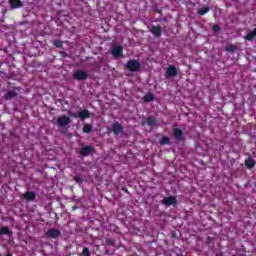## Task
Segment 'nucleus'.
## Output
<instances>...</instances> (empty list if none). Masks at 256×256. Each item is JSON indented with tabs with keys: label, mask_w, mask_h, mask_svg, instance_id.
Masks as SVG:
<instances>
[{
	"label": "nucleus",
	"mask_w": 256,
	"mask_h": 256,
	"mask_svg": "<svg viewBox=\"0 0 256 256\" xmlns=\"http://www.w3.org/2000/svg\"><path fill=\"white\" fill-rule=\"evenodd\" d=\"M106 245H108V247H113V245H115V239L113 238H108L105 241Z\"/></svg>",
	"instance_id": "25"
},
{
	"label": "nucleus",
	"mask_w": 256,
	"mask_h": 256,
	"mask_svg": "<svg viewBox=\"0 0 256 256\" xmlns=\"http://www.w3.org/2000/svg\"><path fill=\"white\" fill-rule=\"evenodd\" d=\"M60 55H61L62 57H69V54H67V52H65V51H61V52H60Z\"/></svg>",
	"instance_id": "30"
},
{
	"label": "nucleus",
	"mask_w": 256,
	"mask_h": 256,
	"mask_svg": "<svg viewBox=\"0 0 256 256\" xmlns=\"http://www.w3.org/2000/svg\"><path fill=\"white\" fill-rule=\"evenodd\" d=\"M173 136L176 141H184V136H183V130L180 128H174L173 129Z\"/></svg>",
	"instance_id": "10"
},
{
	"label": "nucleus",
	"mask_w": 256,
	"mask_h": 256,
	"mask_svg": "<svg viewBox=\"0 0 256 256\" xmlns=\"http://www.w3.org/2000/svg\"><path fill=\"white\" fill-rule=\"evenodd\" d=\"M255 165H256V162L253 160V158H248L245 160V166L247 167V169H253Z\"/></svg>",
	"instance_id": "19"
},
{
	"label": "nucleus",
	"mask_w": 256,
	"mask_h": 256,
	"mask_svg": "<svg viewBox=\"0 0 256 256\" xmlns=\"http://www.w3.org/2000/svg\"><path fill=\"white\" fill-rule=\"evenodd\" d=\"M212 30L215 31V32L221 31V27H219V25H214V26L212 27Z\"/></svg>",
	"instance_id": "29"
},
{
	"label": "nucleus",
	"mask_w": 256,
	"mask_h": 256,
	"mask_svg": "<svg viewBox=\"0 0 256 256\" xmlns=\"http://www.w3.org/2000/svg\"><path fill=\"white\" fill-rule=\"evenodd\" d=\"M125 69H128V71H132V73H135L141 69V63L135 59L128 60V62L125 64Z\"/></svg>",
	"instance_id": "1"
},
{
	"label": "nucleus",
	"mask_w": 256,
	"mask_h": 256,
	"mask_svg": "<svg viewBox=\"0 0 256 256\" xmlns=\"http://www.w3.org/2000/svg\"><path fill=\"white\" fill-rule=\"evenodd\" d=\"M167 77H177L179 75V71L175 66H169L166 70Z\"/></svg>",
	"instance_id": "11"
},
{
	"label": "nucleus",
	"mask_w": 256,
	"mask_h": 256,
	"mask_svg": "<svg viewBox=\"0 0 256 256\" xmlns=\"http://www.w3.org/2000/svg\"><path fill=\"white\" fill-rule=\"evenodd\" d=\"M78 117L81 121L91 118V112L87 109L81 110L78 112Z\"/></svg>",
	"instance_id": "12"
},
{
	"label": "nucleus",
	"mask_w": 256,
	"mask_h": 256,
	"mask_svg": "<svg viewBox=\"0 0 256 256\" xmlns=\"http://www.w3.org/2000/svg\"><path fill=\"white\" fill-rule=\"evenodd\" d=\"M209 11H211V8L209 6L198 9V15H201V16L206 15V13H209Z\"/></svg>",
	"instance_id": "22"
},
{
	"label": "nucleus",
	"mask_w": 256,
	"mask_h": 256,
	"mask_svg": "<svg viewBox=\"0 0 256 256\" xmlns=\"http://www.w3.org/2000/svg\"><path fill=\"white\" fill-rule=\"evenodd\" d=\"M18 95H19V88H15L5 93L4 99L5 101H11V99H15V97H17Z\"/></svg>",
	"instance_id": "7"
},
{
	"label": "nucleus",
	"mask_w": 256,
	"mask_h": 256,
	"mask_svg": "<svg viewBox=\"0 0 256 256\" xmlns=\"http://www.w3.org/2000/svg\"><path fill=\"white\" fill-rule=\"evenodd\" d=\"M71 123V118L66 115H62L57 118V125L58 127H67Z\"/></svg>",
	"instance_id": "5"
},
{
	"label": "nucleus",
	"mask_w": 256,
	"mask_h": 256,
	"mask_svg": "<svg viewBox=\"0 0 256 256\" xmlns=\"http://www.w3.org/2000/svg\"><path fill=\"white\" fill-rule=\"evenodd\" d=\"M83 133H91V131H93V126H91V124H85L82 128Z\"/></svg>",
	"instance_id": "21"
},
{
	"label": "nucleus",
	"mask_w": 256,
	"mask_h": 256,
	"mask_svg": "<svg viewBox=\"0 0 256 256\" xmlns=\"http://www.w3.org/2000/svg\"><path fill=\"white\" fill-rule=\"evenodd\" d=\"M112 56L115 59H119V57H123V46H116L112 49Z\"/></svg>",
	"instance_id": "9"
},
{
	"label": "nucleus",
	"mask_w": 256,
	"mask_h": 256,
	"mask_svg": "<svg viewBox=\"0 0 256 256\" xmlns=\"http://www.w3.org/2000/svg\"><path fill=\"white\" fill-rule=\"evenodd\" d=\"M11 9H21L23 7V1L21 0H9Z\"/></svg>",
	"instance_id": "15"
},
{
	"label": "nucleus",
	"mask_w": 256,
	"mask_h": 256,
	"mask_svg": "<svg viewBox=\"0 0 256 256\" xmlns=\"http://www.w3.org/2000/svg\"><path fill=\"white\" fill-rule=\"evenodd\" d=\"M74 181L76 182V183H79V184H81V183H83V178H81L80 176H74Z\"/></svg>",
	"instance_id": "28"
},
{
	"label": "nucleus",
	"mask_w": 256,
	"mask_h": 256,
	"mask_svg": "<svg viewBox=\"0 0 256 256\" xmlns=\"http://www.w3.org/2000/svg\"><path fill=\"white\" fill-rule=\"evenodd\" d=\"M83 256H91V252L89 251V248L85 247L82 251Z\"/></svg>",
	"instance_id": "27"
},
{
	"label": "nucleus",
	"mask_w": 256,
	"mask_h": 256,
	"mask_svg": "<svg viewBox=\"0 0 256 256\" xmlns=\"http://www.w3.org/2000/svg\"><path fill=\"white\" fill-rule=\"evenodd\" d=\"M225 50L228 53H235V51H237V46L230 44V45L226 46Z\"/></svg>",
	"instance_id": "24"
},
{
	"label": "nucleus",
	"mask_w": 256,
	"mask_h": 256,
	"mask_svg": "<svg viewBox=\"0 0 256 256\" xmlns=\"http://www.w3.org/2000/svg\"><path fill=\"white\" fill-rule=\"evenodd\" d=\"M46 239H59L61 237V230L57 228H50L45 232Z\"/></svg>",
	"instance_id": "2"
},
{
	"label": "nucleus",
	"mask_w": 256,
	"mask_h": 256,
	"mask_svg": "<svg viewBox=\"0 0 256 256\" xmlns=\"http://www.w3.org/2000/svg\"><path fill=\"white\" fill-rule=\"evenodd\" d=\"M54 46H56L58 49H63V42H61L59 40H55Z\"/></svg>",
	"instance_id": "26"
},
{
	"label": "nucleus",
	"mask_w": 256,
	"mask_h": 256,
	"mask_svg": "<svg viewBox=\"0 0 256 256\" xmlns=\"http://www.w3.org/2000/svg\"><path fill=\"white\" fill-rule=\"evenodd\" d=\"M160 145H171V139L167 136H164L160 139Z\"/></svg>",
	"instance_id": "20"
},
{
	"label": "nucleus",
	"mask_w": 256,
	"mask_h": 256,
	"mask_svg": "<svg viewBox=\"0 0 256 256\" xmlns=\"http://www.w3.org/2000/svg\"><path fill=\"white\" fill-rule=\"evenodd\" d=\"M93 153H97L93 146H84L79 150L81 157H89V155H93Z\"/></svg>",
	"instance_id": "3"
},
{
	"label": "nucleus",
	"mask_w": 256,
	"mask_h": 256,
	"mask_svg": "<svg viewBox=\"0 0 256 256\" xmlns=\"http://www.w3.org/2000/svg\"><path fill=\"white\" fill-rule=\"evenodd\" d=\"M142 99H143L144 103H151V102L155 101V94L147 93L143 96Z\"/></svg>",
	"instance_id": "17"
},
{
	"label": "nucleus",
	"mask_w": 256,
	"mask_h": 256,
	"mask_svg": "<svg viewBox=\"0 0 256 256\" xmlns=\"http://www.w3.org/2000/svg\"><path fill=\"white\" fill-rule=\"evenodd\" d=\"M150 32L155 37H161V35H163V28H161L160 25H157V26L153 25L150 29Z\"/></svg>",
	"instance_id": "8"
},
{
	"label": "nucleus",
	"mask_w": 256,
	"mask_h": 256,
	"mask_svg": "<svg viewBox=\"0 0 256 256\" xmlns=\"http://www.w3.org/2000/svg\"><path fill=\"white\" fill-rule=\"evenodd\" d=\"M146 125H148V127H157V119L153 116H148L146 119Z\"/></svg>",
	"instance_id": "16"
},
{
	"label": "nucleus",
	"mask_w": 256,
	"mask_h": 256,
	"mask_svg": "<svg viewBox=\"0 0 256 256\" xmlns=\"http://www.w3.org/2000/svg\"><path fill=\"white\" fill-rule=\"evenodd\" d=\"M23 199H25L26 201H35V197H37V195L35 194L34 191H27L26 193H24L22 195Z\"/></svg>",
	"instance_id": "14"
},
{
	"label": "nucleus",
	"mask_w": 256,
	"mask_h": 256,
	"mask_svg": "<svg viewBox=\"0 0 256 256\" xmlns=\"http://www.w3.org/2000/svg\"><path fill=\"white\" fill-rule=\"evenodd\" d=\"M0 235H11V230L9 227L4 226L0 229Z\"/></svg>",
	"instance_id": "23"
},
{
	"label": "nucleus",
	"mask_w": 256,
	"mask_h": 256,
	"mask_svg": "<svg viewBox=\"0 0 256 256\" xmlns=\"http://www.w3.org/2000/svg\"><path fill=\"white\" fill-rule=\"evenodd\" d=\"M122 191H124V193H127L129 195V189H127V187H123Z\"/></svg>",
	"instance_id": "31"
},
{
	"label": "nucleus",
	"mask_w": 256,
	"mask_h": 256,
	"mask_svg": "<svg viewBox=\"0 0 256 256\" xmlns=\"http://www.w3.org/2000/svg\"><path fill=\"white\" fill-rule=\"evenodd\" d=\"M73 78L76 81H85V80L89 79V74H87V72H85V70H76L73 74Z\"/></svg>",
	"instance_id": "4"
},
{
	"label": "nucleus",
	"mask_w": 256,
	"mask_h": 256,
	"mask_svg": "<svg viewBox=\"0 0 256 256\" xmlns=\"http://www.w3.org/2000/svg\"><path fill=\"white\" fill-rule=\"evenodd\" d=\"M112 132L114 135H120V133H123V126L119 122L114 123L112 125Z\"/></svg>",
	"instance_id": "13"
},
{
	"label": "nucleus",
	"mask_w": 256,
	"mask_h": 256,
	"mask_svg": "<svg viewBox=\"0 0 256 256\" xmlns=\"http://www.w3.org/2000/svg\"><path fill=\"white\" fill-rule=\"evenodd\" d=\"M161 203L162 205L171 207V205H177V198L175 196H167L162 199Z\"/></svg>",
	"instance_id": "6"
},
{
	"label": "nucleus",
	"mask_w": 256,
	"mask_h": 256,
	"mask_svg": "<svg viewBox=\"0 0 256 256\" xmlns=\"http://www.w3.org/2000/svg\"><path fill=\"white\" fill-rule=\"evenodd\" d=\"M73 209H74V211H75V209H77V206H74Z\"/></svg>",
	"instance_id": "32"
},
{
	"label": "nucleus",
	"mask_w": 256,
	"mask_h": 256,
	"mask_svg": "<svg viewBox=\"0 0 256 256\" xmlns=\"http://www.w3.org/2000/svg\"><path fill=\"white\" fill-rule=\"evenodd\" d=\"M255 37H256V28H254L246 36H244V39L246 41H255Z\"/></svg>",
	"instance_id": "18"
}]
</instances>
